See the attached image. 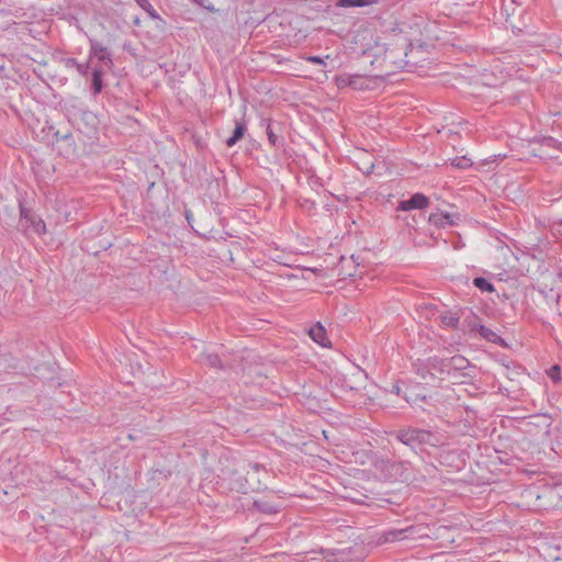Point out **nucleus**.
Masks as SVG:
<instances>
[{
    "instance_id": "obj_4",
    "label": "nucleus",
    "mask_w": 562,
    "mask_h": 562,
    "mask_svg": "<svg viewBox=\"0 0 562 562\" xmlns=\"http://www.w3.org/2000/svg\"><path fill=\"white\" fill-rule=\"evenodd\" d=\"M19 228L24 235H29V233H34L38 236L46 234L45 222L32 209L26 207L21 200L19 201Z\"/></svg>"
},
{
    "instance_id": "obj_1",
    "label": "nucleus",
    "mask_w": 562,
    "mask_h": 562,
    "mask_svg": "<svg viewBox=\"0 0 562 562\" xmlns=\"http://www.w3.org/2000/svg\"><path fill=\"white\" fill-rule=\"evenodd\" d=\"M394 437L415 453L424 451L426 447H439L445 443V437L441 434L417 427L398 429L394 432Z\"/></svg>"
},
{
    "instance_id": "obj_29",
    "label": "nucleus",
    "mask_w": 562,
    "mask_h": 562,
    "mask_svg": "<svg viewBox=\"0 0 562 562\" xmlns=\"http://www.w3.org/2000/svg\"><path fill=\"white\" fill-rule=\"evenodd\" d=\"M373 168H374V165H371L370 170H368L367 172L370 173Z\"/></svg>"
},
{
    "instance_id": "obj_3",
    "label": "nucleus",
    "mask_w": 562,
    "mask_h": 562,
    "mask_svg": "<svg viewBox=\"0 0 562 562\" xmlns=\"http://www.w3.org/2000/svg\"><path fill=\"white\" fill-rule=\"evenodd\" d=\"M89 45L88 63L90 68H99L102 72L110 71L114 66L110 49L94 38L89 40Z\"/></svg>"
},
{
    "instance_id": "obj_13",
    "label": "nucleus",
    "mask_w": 562,
    "mask_h": 562,
    "mask_svg": "<svg viewBox=\"0 0 562 562\" xmlns=\"http://www.w3.org/2000/svg\"><path fill=\"white\" fill-rule=\"evenodd\" d=\"M439 318L442 327L447 329H456L460 323L458 312L446 311L439 315Z\"/></svg>"
},
{
    "instance_id": "obj_27",
    "label": "nucleus",
    "mask_w": 562,
    "mask_h": 562,
    "mask_svg": "<svg viewBox=\"0 0 562 562\" xmlns=\"http://www.w3.org/2000/svg\"><path fill=\"white\" fill-rule=\"evenodd\" d=\"M417 47H420V52H415L413 57H407L408 59L409 58H416V59H419V63H422L423 60H425L424 58V55L426 54V50L424 49V46L423 45H418Z\"/></svg>"
},
{
    "instance_id": "obj_2",
    "label": "nucleus",
    "mask_w": 562,
    "mask_h": 562,
    "mask_svg": "<svg viewBox=\"0 0 562 562\" xmlns=\"http://www.w3.org/2000/svg\"><path fill=\"white\" fill-rule=\"evenodd\" d=\"M415 52H420V47H414L412 43L401 45V46H393L385 50L384 54V61L386 64H390L394 66V68L397 69H406L411 67H416L419 64V59L416 58H404L405 57H413Z\"/></svg>"
},
{
    "instance_id": "obj_10",
    "label": "nucleus",
    "mask_w": 562,
    "mask_h": 562,
    "mask_svg": "<svg viewBox=\"0 0 562 562\" xmlns=\"http://www.w3.org/2000/svg\"><path fill=\"white\" fill-rule=\"evenodd\" d=\"M308 334L313 341L323 347H326L329 344L326 329L321 323H317L314 326H312L310 328Z\"/></svg>"
},
{
    "instance_id": "obj_14",
    "label": "nucleus",
    "mask_w": 562,
    "mask_h": 562,
    "mask_svg": "<svg viewBox=\"0 0 562 562\" xmlns=\"http://www.w3.org/2000/svg\"><path fill=\"white\" fill-rule=\"evenodd\" d=\"M341 81L357 90H363L368 87L366 85L368 81L367 78L361 75H349L346 78H342Z\"/></svg>"
},
{
    "instance_id": "obj_25",
    "label": "nucleus",
    "mask_w": 562,
    "mask_h": 562,
    "mask_svg": "<svg viewBox=\"0 0 562 562\" xmlns=\"http://www.w3.org/2000/svg\"><path fill=\"white\" fill-rule=\"evenodd\" d=\"M561 368L558 364L552 366L548 371V376L554 382L559 383L561 381V374H560Z\"/></svg>"
},
{
    "instance_id": "obj_5",
    "label": "nucleus",
    "mask_w": 562,
    "mask_h": 562,
    "mask_svg": "<svg viewBox=\"0 0 562 562\" xmlns=\"http://www.w3.org/2000/svg\"><path fill=\"white\" fill-rule=\"evenodd\" d=\"M416 528L408 526L406 528H389L372 535L370 543L374 546H383L394 543L406 539H414Z\"/></svg>"
},
{
    "instance_id": "obj_11",
    "label": "nucleus",
    "mask_w": 562,
    "mask_h": 562,
    "mask_svg": "<svg viewBox=\"0 0 562 562\" xmlns=\"http://www.w3.org/2000/svg\"><path fill=\"white\" fill-rule=\"evenodd\" d=\"M252 508L259 513L272 515L280 512L281 506L279 504L271 503L265 499H256L252 503Z\"/></svg>"
},
{
    "instance_id": "obj_23",
    "label": "nucleus",
    "mask_w": 562,
    "mask_h": 562,
    "mask_svg": "<svg viewBox=\"0 0 562 562\" xmlns=\"http://www.w3.org/2000/svg\"><path fill=\"white\" fill-rule=\"evenodd\" d=\"M267 136H268L269 143L273 147H280L282 145L280 137L277 134H274V132L272 131L270 125H268V127H267Z\"/></svg>"
},
{
    "instance_id": "obj_24",
    "label": "nucleus",
    "mask_w": 562,
    "mask_h": 562,
    "mask_svg": "<svg viewBox=\"0 0 562 562\" xmlns=\"http://www.w3.org/2000/svg\"><path fill=\"white\" fill-rule=\"evenodd\" d=\"M451 165L459 169H467L472 166V162L467 157H457L451 161Z\"/></svg>"
},
{
    "instance_id": "obj_6",
    "label": "nucleus",
    "mask_w": 562,
    "mask_h": 562,
    "mask_svg": "<svg viewBox=\"0 0 562 562\" xmlns=\"http://www.w3.org/2000/svg\"><path fill=\"white\" fill-rule=\"evenodd\" d=\"M429 205V199L423 193H415L407 200L400 201L398 211L423 210Z\"/></svg>"
},
{
    "instance_id": "obj_30",
    "label": "nucleus",
    "mask_w": 562,
    "mask_h": 562,
    "mask_svg": "<svg viewBox=\"0 0 562 562\" xmlns=\"http://www.w3.org/2000/svg\"><path fill=\"white\" fill-rule=\"evenodd\" d=\"M559 55H560V56H561V58H562V47H560V53H559Z\"/></svg>"
},
{
    "instance_id": "obj_26",
    "label": "nucleus",
    "mask_w": 562,
    "mask_h": 562,
    "mask_svg": "<svg viewBox=\"0 0 562 562\" xmlns=\"http://www.w3.org/2000/svg\"><path fill=\"white\" fill-rule=\"evenodd\" d=\"M305 60H307L311 64L325 65V61L321 56H307L305 57Z\"/></svg>"
},
{
    "instance_id": "obj_8",
    "label": "nucleus",
    "mask_w": 562,
    "mask_h": 562,
    "mask_svg": "<svg viewBox=\"0 0 562 562\" xmlns=\"http://www.w3.org/2000/svg\"><path fill=\"white\" fill-rule=\"evenodd\" d=\"M61 64L64 67L68 70L75 69L77 74L81 77H88L90 71V64L87 63H80L75 57H67L61 59Z\"/></svg>"
},
{
    "instance_id": "obj_16",
    "label": "nucleus",
    "mask_w": 562,
    "mask_h": 562,
    "mask_svg": "<svg viewBox=\"0 0 562 562\" xmlns=\"http://www.w3.org/2000/svg\"><path fill=\"white\" fill-rule=\"evenodd\" d=\"M451 374L457 371L465 370L470 367V361L461 355L450 357Z\"/></svg>"
},
{
    "instance_id": "obj_20",
    "label": "nucleus",
    "mask_w": 562,
    "mask_h": 562,
    "mask_svg": "<svg viewBox=\"0 0 562 562\" xmlns=\"http://www.w3.org/2000/svg\"><path fill=\"white\" fill-rule=\"evenodd\" d=\"M473 285L476 286L480 291L486 293H493L495 291V286L487 279L483 277H476L473 279Z\"/></svg>"
},
{
    "instance_id": "obj_7",
    "label": "nucleus",
    "mask_w": 562,
    "mask_h": 562,
    "mask_svg": "<svg viewBox=\"0 0 562 562\" xmlns=\"http://www.w3.org/2000/svg\"><path fill=\"white\" fill-rule=\"evenodd\" d=\"M427 367L440 374L451 375L450 358L432 356L428 358Z\"/></svg>"
},
{
    "instance_id": "obj_19",
    "label": "nucleus",
    "mask_w": 562,
    "mask_h": 562,
    "mask_svg": "<svg viewBox=\"0 0 562 562\" xmlns=\"http://www.w3.org/2000/svg\"><path fill=\"white\" fill-rule=\"evenodd\" d=\"M137 5L144 10L148 16L151 19V20H159L160 19V15L159 13L156 11V9L153 7V4L150 3L149 0H134Z\"/></svg>"
},
{
    "instance_id": "obj_22",
    "label": "nucleus",
    "mask_w": 562,
    "mask_h": 562,
    "mask_svg": "<svg viewBox=\"0 0 562 562\" xmlns=\"http://www.w3.org/2000/svg\"><path fill=\"white\" fill-rule=\"evenodd\" d=\"M540 143L543 147L558 149L559 151H562V142H559L558 139L551 136L542 137Z\"/></svg>"
},
{
    "instance_id": "obj_12",
    "label": "nucleus",
    "mask_w": 562,
    "mask_h": 562,
    "mask_svg": "<svg viewBox=\"0 0 562 562\" xmlns=\"http://www.w3.org/2000/svg\"><path fill=\"white\" fill-rule=\"evenodd\" d=\"M91 70V78H90V82H91V89H92V93L94 97H97L98 94H100L103 90V76L106 74V72H102L99 68H90Z\"/></svg>"
},
{
    "instance_id": "obj_18",
    "label": "nucleus",
    "mask_w": 562,
    "mask_h": 562,
    "mask_svg": "<svg viewBox=\"0 0 562 562\" xmlns=\"http://www.w3.org/2000/svg\"><path fill=\"white\" fill-rule=\"evenodd\" d=\"M200 362L206 367L220 369L222 368L221 358L216 353H203L200 356Z\"/></svg>"
},
{
    "instance_id": "obj_21",
    "label": "nucleus",
    "mask_w": 562,
    "mask_h": 562,
    "mask_svg": "<svg viewBox=\"0 0 562 562\" xmlns=\"http://www.w3.org/2000/svg\"><path fill=\"white\" fill-rule=\"evenodd\" d=\"M372 3L371 0H338L337 7L339 8H363L370 5Z\"/></svg>"
},
{
    "instance_id": "obj_17",
    "label": "nucleus",
    "mask_w": 562,
    "mask_h": 562,
    "mask_svg": "<svg viewBox=\"0 0 562 562\" xmlns=\"http://www.w3.org/2000/svg\"><path fill=\"white\" fill-rule=\"evenodd\" d=\"M471 329L474 331H479L483 338L492 342H494L498 337L494 330L479 323H473V325H471Z\"/></svg>"
},
{
    "instance_id": "obj_9",
    "label": "nucleus",
    "mask_w": 562,
    "mask_h": 562,
    "mask_svg": "<svg viewBox=\"0 0 562 562\" xmlns=\"http://www.w3.org/2000/svg\"><path fill=\"white\" fill-rule=\"evenodd\" d=\"M429 223L437 227H447L456 225L457 222L454 220V215L437 212L429 215Z\"/></svg>"
},
{
    "instance_id": "obj_28",
    "label": "nucleus",
    "mask_w": 562,
    "mask_h": 562,
    "mask_svg": "<svg viewBox=\"0 0 562 562\" xmlns=\"http://www.w3.org/2000/svg\"><path fill=\"white\" fill-rule=\"evenodd\" d=\"M254 469H255L256 471H258V470H259V464H258V463L254 464Z\"/></svg>"
},
{
    "instance_id": "obj_15",
    "label": "nucleus",
    "mask_w": 562,
    "mask_h": 562,
    "mask_svg": "<svg viewBox=\"0 0 562 562\" xmlns=\"http://www.w3.org/2000/svg\"><path fill=\"white\" fill-rule=\"evenodd\" d=\"M245 133L246 124L244 122H237L232 136L226 139V146H235L244 137Z\"/></svg>"
}]
</instances>
